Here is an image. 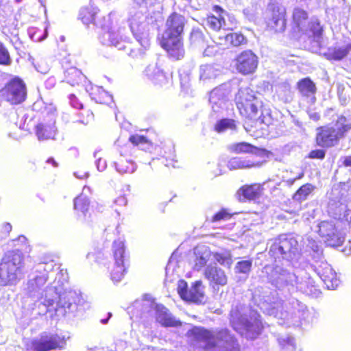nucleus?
<instances>
[{
	"label": "nucleus",
	"instance_id": "obj_1",
	"mask_svg": "<svg viewBox=\"0 0 351 351\" xmlns=\"http://www.w3.org/2000/svg\"><path fill=\"white\" fill-rule=\"evenodd\" d=\"M234 101L240 115L245 119L246 130L249 132L265 130L272 123L270 113L251 88H240Z\"/></svg>",
	"mask_w": 351,
	"mask_h": 351
},
{
	"label": "nucleus",
	"instance_id": "obj_2",
	"mask_svg": "<svg viewBox=\"0 0 351 351\" xmlns=\"http://www.w3.org/2000/svg\"><path fill=\"white\" fill-rule=\"evenodd\" d=\"M186 21L184 16L178 13L171 14L166 21V28L160 40V46L169 56L180 60L184 56L182 34Z\"/></svg>",
	"mask_w": 351,
	"mask_h": 351
},
{
	"label": "nucleus",
	"instance_id": "obj_3",
	"mask_svg": "<svg viewBox=\"0 0 351 351\" xmlns=\"http://www.w3.org/2000/svg\"><path fill=\"white\" fill-rule=\"evenodd\" d=\"M24 256L21 251H8L0 262V286L16 285L23 277Z\"/></svg>",
	"mask_w": 351,
	"mask_h": 351
},
{
	"label": "nucleus",
	"instance_id": "obj_4",
	"mask_svg": "<svg viewBox=\"0 0 351 351\" xmlns=\"http://www.w3.org/2000/svg\"><path fill=\"white\" fill-rule=\"evenodd\" d=\"M351 130V121L343 115L337 117L334 125L326 124L317 128L315 141L322 147H332L337 145Z\"/></svg>",
	"mask_w": 351,
	"mask_h": 351
},
{
	"label": "nucleus",
	"instance_id": "obj_5",
	"mask_svg": "<svg viewBox=\"0 0 351 351\" xmlns=\"http://www.w3.org/2000/svg\"><path fill=\"white\" fill-rule=\"evenodd\" d=\"M187 335L195 341L204 343L203 346L204 350L214 349L221 343L232 345L237 343L235 337L226 328L213 332L203 327H193L189 330Z\"/></svg>",
	"mask_w": 351,
	"mask_h": 351
},
{
	"label": "nucleus",
	"instance_id": "obj_6",
	"mask_svg": "<svg viewBox=\"0 0 351 351\" xmlns=\"http://www.w3.org/2000/svg\"><path fill=\"white\" fill-rule=\"evenodd\" d=\"M113 262L109 265L110 278L114 282L121 280L128 271L129 254L123 241H114L112 243Z\"/></svg>",
	"mask_w": 351,
	"mask_h": 351
},
{
	"label": "nucleus",
	"instance_id": "obj_7",
	"mask_svg": "<svg viewBox=\"0 0 351 351\" xmlns=\"http://www.w3.org/2000/svg\"><path fill=\"white\" fill-rule=\"evenodd\" d=\"M65 343L64 338L58 334L43 332L39 338L27 341L23 351H53L61 350Z\"/></svg>",
	"mask_w": 351,
	"mask_h": 351
},
{
	"label": "nucleus",
	"instance_id": "obj_8",
	"mask_svg": "<svg viewBox=\"0 0 351 351\" xmlns=\"http://www.w3.org/2000/svg\"><path fill=\"white\" fill-rule=\"evenodd\" d=\"M2 93L5 99L12 104L22 103L27 97L25 84L18 77L12 78L6 83Z\"/></svg>",
	"mask_w": 351,
	"mask_h": 351
},
{
	"label": "nucleus",
	"instance_id": "obj_9",
	"mask_svg": "<svg viewBox=\"0 0 351 351\" xmlns=\"http://www.w3.org/2000/svg\"><path fill=\"white\" fill-rule=\"evenodd\" d=\"M234 68L243 75L254 74L258 66V57L252 50L246 49L239 53L234 59Z\"/></svg>",
	"mask_w": 351,
	"mask_h": 351
},
{
	"label": "nucleus",
	"instance_id": "obj_10",
	"mask_svg": "<svg viewBox=\"0 0 351 351\" xmlns=\"http://www.w3.org/2000/svg\"><path fill=\"white\" fill-rule=\"evenodd\" d=\"M312 267L328 289L333 290L338 287L340 280L337 277L336 271L326 261L322 259L315 260L313 263Z\"/></svg>",
	"mask_w": 351,
	"mask_h": 351
},
{
	"label": "nucleus",
	"instance_id": "obj_11",
	"mask_svg": "<svg viewBox=\"0 0 351 351\" xmlns=\"http://www.w3.org/2000/svg\"><path fill=\"white\" fill-rule=\"evenodd\" d=\"M178 293L180 297L186 302L200 304L204 298V292L203 291L202 282L201 280L195 281L188 289V285L186 281L180 280L177 288Z\"/></svg>",
	"mask_w": 351,
	"mask_h": 351
},
{
	"label": "nucleus",
	"instance_id": "obj_12",
	"mask_svg": "<svg viewBox=\"0 0 351 351\" xmlns=\"http://www.w3.org/2000/svg\"><path fill=\"white\" fill-rule=\"evenodd\" d=\"M271 16L267 21V29L274 33L283 32L286 28V11L276 4L269 5Z\"/></svg>",
	"mask_w": 351,
	"mask_h": 351
},
{
	"label": "nucleus",
	"instance_id": "obj_13",
	"mask_svg": "<svg viewBox=\"0 0 351 351\" xmlns=\"http://www.w3.org/2000/svg\"><path fill=\"white\" fill-rule=\"evenodd\" d=\"M117 152L119 153L121 158L114 162L116 169L121 173H130L135 170L134 162L125 156H129L132 154V147L128 144L121 145L117 143Z\"/></svg>",
	"mask_w": 351,
	"mask_h": 351
},
{
	"label": "nucleus",
	"instance_id": "obj_14",
	"mask_svg": "<svg viewBox=\"0 0 351 351\" xmlns=\"http://www.w3.org/2000/svg\"><path fill=\"white\" fill-rule=\"evenodd\" d=\"M213 10L217 14H209L205 19L207 27L213 32H219L220 30H232V27H227L225 18L223 15L226 12L220 5H215Z\"/></svg>",
	"mask_w": 351,
	"mask_h": 351
},
{
	"label": "nucleus",
	"instance_id": "obj_15",
	"mask_svg": "<svg viewBox=\"0 0 351 351\" xmlns=\"http://www.w3.org/2000/svg\"><path fill=\"white\" fill-rule=\"evenodd\" d=\"M263 184L252 183L241 186L237 192L239 202L254 201L259 199L263 194Z\"/></svg>",
	"mask_w": 351,
	"mask_h": 351
},
{
	"label": "nucleus",
	"instance_id": "obj_16",
	"mask_svg": "<svg viewBox=\"0 0 351 351\" xmlns=\"http://www.w3.org/2000/svg\"><path fill=\"white\" fill-rule=\"evenodd\" d=\"M204 277L208 280L209 285L213 287H223L228 282V277L225 271L216 266L208 265L204 269Z\"/></svg>",
	"mask_w": 351,
	"mask_h": 351
},
{
	"label": "nucleus",
	"instance_id": "obj_17",
	"mask_svg": "<svg viewBox=\"0 0 351 351\" xmlns=\"http://www.w3.org/2000/svg\"><path fill=\"white\" fill-rule=\"evenodd\" d=\"M274 250L278 251L282 255L291 257L298 252V241L293 237H283L279 239L278 243L274 245Z\"/></svg>",
	"mask_w": 351,
	"mask_h": 351
},
{
	"label": "nucleus",
	"instance_id": "obj_18",
	"mask_svg": "<svg viewBox=\"0 0 351 351\" xmlns=\"http://www.w3.org/2000/svg\"><path fill=\"white\" fill-rule=\"evenodd\" d=\"M232 149L236 154H253L260 157L269 158L273 155L271 151L267 150L264 148L256 147L253 145L245 142L234 144L232 147Z\"/></svg>",
	"mask_w": 351,
	"mask_h": 351
},
{
	"label": "nucleus",
	"instance_id": "obj_19",
	"mask_svg": "<svg viewBox=\"0 0 351 351\" xmlns=\"http://www.w3.org/2000/svg\"><path fill=\"white\" fill-rule=\"evenodd\" d=\"M156 319L164 327H178L181 326L182 323L180 320H176L169 313V310L162 304H156L155 306Z\"/></svg>",
	"mask_w": 351,
	"mask_h": 351
},
{
	"label": "nucleus",
	"instance_id": "obj_20",
	"mask_svg": "<svg viewBox=\"0 0 351 351\" xmlns=\"http://www.w3.org/2000/svg\"><path fill=\"white\" fill-rule=\"evenodd\" d=\"M74 210L78 219L88 221L86 217L90 208V200L88 196L80 193L74 199Z\"/></svg>",
	"mask_w": 351,
	"mask_h": 351
},
{
	"label": "nucleus",
	"instance_id": "obj_21",
	"mask_svg": "<svg viewBox=\"0 0 351 351\" xmlns=\"http://www.w3.org/2000/svg\"><path fill=\"white\" fill-rule=\"evenodd\" d=\"M56 131L53 120L49 123H39L35 128V134L40 141L54 140Z\"/></svg>",
	"mask_w": 351,
	"mask_h": 351
},
{
	"label": "nucleus",
	"instance_id": "obj_22",
	"mask_svg": "<svg viewBox=\"0 0 351 351\" xmlns=\"http://www.w3.org/2000/svg\"><path fill=\"white\" fill-rule=\"evenodd\" d=\"M99 10L93 5H88L82 8L79 14V18L81 21L86 25H97V21H100L98 16Z\"/></svg>",
	"mask_w": 351,
	"mask_h": 351
},
{
	"label": "nucleus",
	"instance_id": "obj_23",
	"mask_svg": "<svg viewBox=\"0 0 351 351\" xmlns=\"http://www.w3.org/2000/svg\"><path fill=\"white\" fill-rule=\"evenodd\" d=\"M90 96L97 103L110 106L113 103V97L102 87L95 86L91 87Z\"/></svg>",
	"mask_w": 351,
	"mask_h": 351
},
{
	"label": "nucleus",
	"instance_id": "obj_24",
	"mask_svg": "<svg viewBox=\"0 0 351 351\" xmlns=\"http://www.w3.org/2000/svg\"><path fill=\"white\" fill-rule=\"evenodd\" d=\"M85 76L76 67L71 66L64 72V80L71 86H78L83 82Z\"/></svg>",
	"mask_w": 351,
	"mask_h": 351
},
{
	"label": "nucleus",
	"instance_id": "obj_25",
	"mask_svg": "<svg viewBox=\"0 0 351 351\" xmlns=\"http://www.w3.org/2000/svg\"><path fill=\"white\" fill-rule=\"evenodd\" d=\"M351 50V44L343 47H332L324 54L329 60H340L348 56Z\"/></svg>",
	"mask_w": 351,
	"mask_h": 351
},
{
	"label": "nucleus",
	"instance_id": "obj_26",
	"mask_svg": "<svg viewBox=\"0 0 351 351\" xmlns=\"http://www.w3.org/2000/svg\"><path fill=\"white\" fill-rule=\"evenodd\" d=\"M225 43L230 47H239L247 43V38L240 32H231L225 36Z\"/></svg>",
	"mask_w": 351,
	"mask_h": 351
},
{
	"label": "nucleus",
	"instance_id": "obj_27",
	"mask_svg": "<svg viewBox=\"0 0 351 351\" xmlns=\"http://www.w3.org/2000/svg\"><path fill=\"white\" fill-rule=\"evenodd\" d=\"M264 162L265 161L252 162L241 158H234L230 161V165L232 169H250L260 167Z\"/></svg>",
	"mask_w": 351,
	"mask_h": 351
},
{
	"label": "nucleus",
	"instance_id": "obj_28",
	"mask_svg": "<svg viewBox=\"0 0 351 351\" xmlns=\"http://www.w3.org/2000/svg\"><path fill=\"white\" fill-rule=\"evenodd\" d=\"M219 74V70L213 64H206L201 66L199 78L202 80H209L216 78Z\"/></svg>",
	"mask_w": 351,
	"mask_h": 351
},
{
	"label": "nucleus",
	"instance_id": "obj_29",
	"mask_svg": "<svg viewBox=\"0 0 351 351\" xmlns=\"http://www.w3.org/2000/svg\"><path fill=\"white\" fill-rule=\"evenodd\" d=\"M308 34L309 37H312L313 40L319 42L322 37L323 27L317 19H313L308 23Z\"/></svg>",
	"mask_w": 351,
	"mask_h": 351
},
{
	"label": "nucleus",
	"instance_id": "obj_30",
	"mask_svg": "<svg viewBox=\"0 0 351 351\" xmlns=\"http://www.w3.org/2000/svg\"><path fill=\"white\" fill-rule=\"evenodd\" d=\"M327 245L331 247L341 246L343 243V237L335 228L324 239Z\"/></svg>",
	"mask_w": 351,
	"mask_h": 351
},
{
	"label": "nucleus",
	"instance_id": "obj_31",
	"mask_svg": "<svg viewBox=\"0 0 351 351\" xmlns=\"http://www.w3.org/2000/svg\"><path fill=\"white\" fill-rule=\"evenodd\" d=\"M308 296L313 300L323 298V293L319 284L311 276L308 277Z\"/></svg>",
	"mask_w": 351,
	"mask_h": 351
},
{
	"label": "nucleus",
	"instance_id": "obj_32",
	"mask_svg": "<svg viewBox=\"0 0 351 351\" xmlns=\"http://www.w3.org/2000/svg\"><path fill=\"white\" fill-rule=\"evenodd\" d=\"M189 41L192 45H202L205 43V36L202 30L193 28L189 36Z\"/></svg>",
	"mask_w": 351,
	"mask_h": 351
},
{
	"label": "nucleus",
	"instance_id": "obj_33",
	"mask_svg": "<svg viewBox=\"0 0 351 351\" xmlns=\"http://www.w3.org/2000/svg\"><path fill=\"white\" fill-rule=\"evenodd\" d=\"M317 227L318 229L317 232L324 239H326V237L336 228L331 222L327 221L320 222Z\"/></svg>",
	"mask_w": 351,
	"mask_h": 351
},
{
	"label": "nucleus",
	"instance_id": "obj_34",
	"mask_svg": "<svg viewBox=\"0 0 351 351\" xmlns=\"http://www.w3.org/2000/svg\"><path fill=\"white\" fill-rule=\"evenodd\" d=\"M232 215H233L229 212L228 209L222 208L212 216L210 221L215 223L221 221H226L230 219Z\"/></svg>",
	"mask_w": 351,
	"mask_h": 351
},
{
	"label": "nucleus",
	"instance_id": "obj_35",
	"mask_svg": "<svg viewBox=\"0 0 351 351\" xmlns=\"http://www.w3.org/2000/svg\"><path fill=\"white\" fill-rule=\"evenodd\" d=\"M129 141L134 146L147 145L152 146V143L145 136L137 134H132L129 137Z\"/></svg>",
	"mask_w": 351,
	"mask_h": 351
},
{
	"label": "nucleus",
	"instance_id": "obj_36",
	"mask_svg": "<svg viewBox=\"0 0 351 351\" xmlns=\"http://www.w3.org/2000/svg\"><path fill=\"white\" fill-rule=\"evenodd\" d=\"M252 266V260H245L237 262L235 266L236 272L238 274H248Z\"/></svg>",
	"mask_w": 351,
	"mask_h": 351
},
{
	"label": "nucleus",
	"instance_id": "obj_37",
	"mask_svg": "<svg viewBox=\"0 0 351 351\" xmlns=\"http://www.w3.org/2000/svg\"><path fill=\"white\" fill-rule=\"evenodd\" d=\"M11 63L12 59L8 49L0 43V65L9 66Z\"/></svg>",
	"mask_w": 351,
	"mask_h": 351
},
{
	"label": "nucleus",
	"instance_id": "obj_38",
	"mask_svg": "<svg viewBox=\"0 0 351 351\" xmlns=\"http://www.w3.org/2000/svg\"><path fill=\"white\" fill-rule=\"evenodd\" d=\"M335 210H338L339 211L343 210V214H339L337 215L336 213H332V217L335 219L340 221H348L351 223V208H347L346 210H343L341 206H335Z\"/></svg>",
	"mask_w": 351,
	"mask_h": 351
},
{
	"label": "nucleus",
	"instance_id": "obj_39",
	"mask_svg": "<svg viewBox=\"0 0 351 351\" xmlns=\"http://www.w3.org/2000/svg\"><path fill=\"white\" fill-rule=\"evenodd\" d=\"M79 112L78 116L80 117V121L84 123L87 124L88 122L93 119L94 114L93 112L89 108H84L80 110Z\"/></svg>",
	"mask_w": 351,
	"mask_h": 351
},
{
	"label": "nucleus",
	"instance_id": "obj_40",
	"mask_svg": "<svg viewBox=\"0 0 351 351\" xmlns=\"http://www.w3.org/2000/svg\"><path fill=\"white\" fill-rule=\"evenodd\" d=\"M215 261L221 265L227 266L230 267L232 264V259L230 254L224 255L220 253H216L215 254Z\"/></svg>",
	"mask_w": 351,
	"mask_h": 351
},
{
	"label": "nucleus",
	"instance_id": "obj_41",
	"mask_svg": "<svg viewBox=\"0 0 351 351\" xmlns=\"http://www.w3.org/2000/svg\"><path fill=\"white\" fill-rule=\"evenodd\" d=\"M306 19V14L304 11L297 10L293 13V21L298 27L303 25Z\"/></svg>",
	"mask_w": 351,
	"mask_h": 351
},
{
	"label": "nucleus",
	"instance_id": "obj_42",
	"mask_svg": "<svg viewBox=\"0 0 351 351\" xmlns=\"http://www.w3.org/2000/svg\"><path fill=\"white\" fill-rule=\"evenodd\" d=\"M230 92V87L227 84H223L214 88L211 91L210 95L211 97L225 95L226 93H229Z\"/></svg>",
	"mask_w": 351,
	"mask_h": 351
},
{
	"label": "nucleus",
	"instance_id": "obj_43",
	"mask_svg": "<svg viewBox=\"0 0 351 351\" xmlns=\"http://www.w3.org/2000/svg\"><path fill=\"white\" fill-rule=\"evenodd\" d=\"M307 197V186L306 184L302 185L293 195V198L297 201L305 200Z\"/></svg>",
	"mask_w": 351,
	"mask_h": 351
},
{
	"label": "nucleus",
	"instance_id": "obj_44",
	"mask_svg": "<svg viewBox=\"0 0 351 351\" xmlns=\"http://www.w3.org/2000/svg\"><path fill=\"white\" fill-rule=\"evenodd\" d=\"M232 121V120L227 119H221L215 125V129L218 132L223 131L224 130L228 128L230 126Z\"/></svg>",
	"mask_w": 351,
	"mask_h": 351
},
{
	"label": "nucleus",
	"instance_id": "obj_45",
	"mask_svg": "<svg viewBox=\"0 0 351 351\" xmlns=\"http://www.w3.org/2000/svg\"><path fill=\"white\" fill-rule=\"evenodd\" d=\"M308 247L316 254V255H313V258H320L322 255V250L320 246H319L315 241L308 242Z\"/></svg>",
	"mask_w": 351,
	"mask_h": 351
},
{
	"label": "nucleus",
	"instance_id": "obj_46",
	"mask_svg": "<svg viewBox=\"0 0 351 351\" xmlns=\"http://www.w3.org/2000/svg\"><path fill=\"white\" fill-rule=\"evenodd\" d=\"M69 99L70 103L73 108H75L79 110L83 109V104L75 95H71L69 97Z\"/></svg>",
	"mask_w": 351,
	"mask_h": 351
},
{
	"label": "nucleus",
	"instance_id": "obj_47",
	"mask_svg": "<svg viewBox=\"0 0 351 351\" xmlns=\"http://www.w3.org/2000/svg\"><path fill=\"white\" fill-rule=\"evenodd\" d=\"M326 155V152L323 149H315L312 150L308 154V158H317V159H323L324 158Z\"/></svg>",
	"mask_w": 351,
	"mask_h": 351
},
{
	"label": "nucleus",
	"instance_id": "obj_48",
	"mask_svg": "<svg viewBox=\"0 0 351 351\" xmlns=\"http://www.w3.org/2000/svg\"><path fill=\"white\" fill-rule=\"evenodd\" d=\"M165 80L166 77L165 74L160 71H158L156 73H155L152 78V80L154 82L155 84H156L157 82L162 83L165 81Z\"/></svg>",
	"mask_w": 351,
	"mask_h": 351
},
{
	"label": "nucleus",
	"instance_id": "obj_49",
	"mask_svg": "<svg viewBox=\"0 0 351 351\" xmlns=\"http://www.w3.org/2000/svg\"><path fill=\"white\" fill-rule=\"evenodd\" d=\"M298 88L301 93H304L307 90V78H303L298 82Z\"/></svg>",
	"mask_w": 351,
	"mask_h": 351
},
{
	"label": "nucleus",
	"instance_id": "obj_50",
	"mask_svg": "<svg viewBox=\"0 0 351 351\" xmlns=\"http://www.w3.org/2000/svg\"><path fill=\"white\" fill-rule=\"evenodd\" d=\"M342 164L344 167H351V155L344 157Z\"/></svg>",
	"mask_w": 351,
	"mask_h": 351
},
{
	"label": "nucleus",
	"instance_id": "obj_51",
	"mask_svg": "<svg viewBox=\"0 0 351 351\" xmlns=\"http://www.w3.org/2000/svg\"><path fill=\"white\" fill-rule=\"evenodd\" d=\"M315 91L316 87L315 84L310 79H308V93L310 92L312 93H315Z\"/></svg>",
	"mask_w": 351,
	"mask_h": 351
},
{
	"label": "nucleus",
	"instance_id": "obj_52",
	"mask_svg": "<svg viewBox=\"0 0 351 351\" xmlns=\"http://www.w3.org/2000/svg\"><path fill=\"white\" fill-rule=\"evenodd\" d=\"M46 162L51 165L53 167H57L58 166V163L53 158H49L46 160Z\"/></svg>",
	"mask_w": 351,
	"mask_h": 351
},
{
	"label": "nucleus",
	"instance_id": "obj_53",
	"mask_svg": "<svg viewBox=\"0 0 351 351\" xmlns=\"http://www.w3.org/2000/svg\"><path fill=\"white\" fill-rule=\"evenodd\" d=\"M310 118L313 119L314 121H317L319 120L320 116H319V114L315 113V114H311L310 116Z\"/></svg>",
	"mask_w": 351,
	"mask_h": 351
},
{
	"label": "nucleus",
	"instance_id": "obj_54",
	"mask_svg": "<svg viewBox=\"0 0 351 351\" xmlns=\"http://www.w3.org/2000/svg\"><path fill=\"white\" fill-rule=\"evenodd\" d=\"M312 99H313V101L314 102L315 101V97H313Z\"/></svg>",
	"mask_w": 351,
	"mask_h": 351
},
{
	"label": "nucleus",
	"instance_id": "obj_55",
	"mask_svg": "<svg viewBox=\"0 0 351 351\" xmlns=\"http://www.w3.org/2000/svg\"><path fill=\"white\" fill-rule=\"evenodd\" d=\"M102 322H103L104 323H106L107 319H106H106H104Z\"/></svg>",
	"mask_w": 351,
	"mask_h": 351
},
{
	"label": "nucleus",
	"instance_id": "obj_56",
	"mask_svg": "<svg viewBox=\"0 0 351 351\" xmlns=\"http://www.w3.org/2000/svg\"><path fill=\"white\" fill-rule=\"evenodd\" d=\"M98 255H99V256H100V255H101V254L100 252H98Z\"/></svg>",
	"mask_w": 351,
	"mask_h": 351
}]
</instances>
